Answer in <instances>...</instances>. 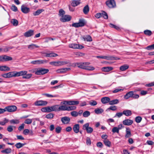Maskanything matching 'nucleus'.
Listing matches in <instances>:
<instances>
[{"label":"nucleus","instance_id":"f257e3e1","mask_svg":"<svg viewBox=\"0 0 154 154\" xmlns=\"http://www.w3.org/2000/svg\"><path fill=\"white\" fill-rule=\"evenodd\" d=\"M49 71L48 69L43 68H39L37 69L36 71L35 72V74L37 75H44L48 72Z\"/></svg>","mask_w":154,"mask_h":154},{"label":"nucleus","instance_id":"f03ea898","mask_svg":"<svg viewBox=\"0 0 154 154\" xmlns=\"http://www.w3.org/2000/svg\"><path fill=\"white\" fill-rule=\"evenodd\" d=\"M69 63L67 61H52L49 63L51 65L55 66H61L66 64Z\"/></svg>","mask_w":154,"mask_h":154},{"label":"nucleus","instance_id":"7ed1b4c3","mask_svg":"<svg viewBox=\"0 0 154 154\" xmlns=\"http://www.w3.org/2000/svg\"><path fill=\"white\" fill-rule=\"evenodd\" d=\"M97 58L106 59L108 60H118L119 58L117 57H115L113 56H97Z\"/></svg>","mask_w":154,"mask_h":154},{"label":"nucleus","instance_id":"20e7f679","mask_svg":"<svg viewBox=\"0 0 154 154\" xmlns=\"http://www.w3.org/2000/svg\"><path fill=\"white\" fill-rule=\"evenodd\" d=\"M83 129L86 130L87 133L88 134L91 133L93 131V129L92 128L89 127L88 123H86L83 125Z\"/></svg>","mask_w":154,"mask_h":154},{"label":"nucleus","instance_id":"39448f33","mask_svg":"<svg viewBox=\"0 0 154 154\" xmlns=\"http://www.w3.org/2000/svg\"><path fill=\"white\" fill-rule=\"evenodd\" d=\"M69 48L74 49H82L84 47L81 45L75 43H71L69 45Z\"/></svg>","mask_w":154,"mask_h":154},{"label":"nucleus","instance_id":"423d86ee","mask_svg":"<svg viewBox=\"0 0 154 154\" xmlns=\"http://www.w3.org/2000/svg\"><path fill=\"white\" fill-rule=\"evenodd\" d=\"M5 112L8 111L11 112L16 111L17 109V107L15 106L12 105L7 106L5 107Z\"/></svg>","mask_w":154,"mask_h":154},{"label":"nucleus","instance_id":"0eeeda50","mask_svg":"<svg viewBox=\"0 0 154 154\" xmlns=\"http://www.w3.org/2000/svg\"><path fill=\"white\" fill-rule=\"evenodd\" d=\"M71 17L69 15H64L60 18V20L62 22L69 21L71 20Z\"/></svg>","mask_w":154,"mask_h":154},{"label":"nucleus","instance_id":"6e6552de","mask_svg":"<svg viewBox=\"0 0 154 154\" xmlns=\"http://www.w3.org/2000/svg\"><path fill=\"white\" fill-rule=\"evenodd\" d=\"M48 103L47 101L40 100L37 101L35 103V105L36 106H44L46 105Z\"/></svg>","mask_w":154,"mask_h":154},{"label":"nucleus","instance_id":"1a4fd4ad","mask_svg":"<svg viewBox=\"0 0 154 154\" xmlns=\"http://www.w3.org/2000/svg\"><path fill=\"white\" fill-rule=\"evenodd\" d=\"M106 4L109 8H112L116 6V3L114 0H111L106 2Z\"/></svg>","mask_w":154,"mask_h":154},{"label":"nucleus","instance_id":"9d476101","mask_svg":"<svg viewBox=\"0 0 154 154\" xmlns=\"http://www.w3.org/2000/svg\"><path fill=\"white\" fill-rule=\"evenodd\" d=\"M47 62V61L46 60H37L32 61L31 62V63L33 64H40Z\"/></svg>","mask_w":154,"mask_h":154},{"label":"nucleus","instance_id":"9b49d317","mask_svg":"<svg viewBox=\"0 0 154 154\" xmlns=\"http://www.w3.org/2000/svg\"><path fill=\"white\" fill-rule=\"evenodd\" d=\"M21 9L22 12L24 14H27L30 11L29 8L26 7L24 5L21 6Z\"/></svg>","mask_w":154,"mask_h":154},{"label":"nucleus","instance_id":"f8f14e48","mask_svg":"<svg viewBox=\"0 0 154 154\" xmlns=\"http://www.w3.org/2000/svg\"><path fill=\"white\" fill-rule=\"evenodd\" d=\"M61 121L63 124H68L70 120V118L67 116H65L61 118Z\"/></svg>","mask_w":154,"mask_h":154},{"label":"nucleus","instance_id":"ddd939ff","mask_svg":"<svg viewBox=\"0 0 154 154\" xmlns=\"http://www.w3.org/2000/svg\"><path fill=\"white\" fill-rule=\"evenodd\" d=\"M14 71L11 72L2 74V75L3 77L5 78H11L14 77Z\"/></svg>","mask_w":154,"mask_h":154},{"label":"nucleus","instance_id":"4468645a","mask_svg":"<svg viewBox=\"0 0 154 154\" xmlns=\"http://www.w3.org/2000/svg\"><path fill=\"white\" fill-rule=\"evenodd\" d=\"M34 31L33 30H29L24 33V35L26 37H30L34 35Z\"/></svg>","mask_w":154,"mask_h":154},{"label":"nucleus","instance_id":"2eb2a0df","mask_svg":"<svg viewBox=\"0 0 154 154\" xmlns=\"http://www.w3.org/2000/svg\"><path fill=\"white\" fill-rule=\"evenodd\" d=\"M70 69H71L69 68H63L57 69L56 72L58 73H65L66 71Z\"/></svg>","mask_w":154,"mask_h":154},{"label":"nucleus","instance_id":"dca6fc26","mask_svg":"<svg viewBox=\"0 0 154 154\" xmlns=\"http://www.w3.org/2000/svg\"><path fill=\"white\" fill-rule=\"evenodd\" d=\"M133 123V121L131 119H127L124 120L123 121V123L126 125H130Z\"/></svg>","mask_w":154,"mask_h":154},{"label":"nucleus","instance_id":"f3484780","mask_svg":"<svg viewBox=\"0 0 154 154\" xmlns=\"http://www.w3.org/2000/svg\"><path fill=\"white\" fill-rule=\"evenodd\" d=\"M110 100V98L108 97H104L102 98L101 99V102L104 104H106L108 103H109Z\"/></svg>","mask_w":154,"mask_h":154},{"label":"nucleus","instance_id":"a211bd4d","mask_svg":"<svg viewBox=\"0 0 154 154\" xmlns=\"http://www.w3.org/2000/svg\"><path fill=\"white\" fill-rule=\"evenodd\" d=\"M133 92L132 91H130L128 92L126 95L124 96V98L128 99L130 97H132L133 96Z\"/></svg>","mask_w":154,"mask_h":154},{"label":"nucleus","instance_id":"6ab92c4d","mask_svg":"<svg viewBox=\"0 0 154 154\" xmlns=\"http://www.w3.org/2000/svg\"><path fill=\"white\" fill-rule=\"evenodd\" d=\"M81 0H72L71 5L72 6L75 7L79 5L80 3Z\"/></svg>","mask_w":154,"mask_h":154},{"label":"nucleus","instance_id":"aec40b11","mask_svg":"<svg viewBox=\"0 0 154 154\" xmlns=\"http://www.w3.org/2000/svg\"><path fill=\"white\" fill-rule=\"evenodd\" d=\"M73 129L74 132L76 133H78L79 132V124H76L74 125Z\"/></svg>","mask_w":154,"mask_h":154},{"label":"nucleus","instance_id":"412c9836","mask_svg":"<svg viewBox=\"0 0 154 154\" xmlns=\"http://www.w3.org/2000/svg\"><path fill=\"white\" fill-rule=\"evenodd\" d=\"M79 23L80 27H83L85 25L86 22L84 19H80L79 20Z\"/></svg>","mask_w":154,"mask_h":154},{"label":"nucleus","instance_id":"4be33fe9","mask_svg":"<svg viewBox=\"0 0 154 154\" xmlns=\"http://www.w3.org/2000/svg\"><path fill=\"white\" fill-rule=\"evenodd\" d=\"M123 114L127 116H131L132 115V112L131 110L127 109L123 111Z\"/></svg>","mask_w":154,"mask_h":154},{"label":"nucleus","instance_id":"5701e85b","mask_svg":"<svg viewBox=\"0 0 154 154\" xmlns=\"http://www.w3.org/2000/svg\"><path fill=\"white\" fill-rule=\"evenodd\" d=\"M126 134L125 135V137L126 138H129L131 136V133L130 128H126Z\"/></svg>","mask_w":154,"mask_h":154},{"label":"nucleus","instance_id":"b1692460","mask_svg":"<svg viewBox=\"0 0 154 154\" xmlns=\"http://www.w3.org/2000/svg\"><path fill=\"white\" fill-rule=\"evenodd\" d=\"M83 12L85 14H88L89 11V8L88 5H86L85 6L83 9Z\"/></svg>","mask_w":154,"mask_h":154},{"label":"nucleus","instance_id":"393cba45","mask_svg":"<svg viewBox=\"0 0 154 154\" xmlns=\"http://www.w3.org/2000/svg\"><path fill=\"white\" fill-rule=\"evenodd\" d=\"M129 67V65L127 64H124L120 67L119 69L121 71H124L128 69Z\"/></svg>","mask_w":154,"mask_h":154},{"label":"nucleus","instance_id":"a878e982","mask_svg":"<svg viewBox=\"0 0 154 154\" xmlns=\"http://www.w3.org/2000/svg\"><path fill=\"white\" fill-rule=\"evenodd\" d=\"M45 56L46 57H54L58 56V55L57 54L54 53H45Z\"/></svg>","mask_w":154,"mask_h":154},{"label":"nucleus","instance_id":"bb28decb","mask_svg":"<svg viewBox=\"0 0 154 154\" xmlns=\"http://www.w3.org/2000/svg\"><path fill=\"white\" fill-rule=\"evenodd\" d=\"M104 111V110L101 108H99L96 109L94 110L95 112L97 114H101Z\"/></svg>","mask_w":154,"mask_h":154},{"label":"nucleus","instance_id":"cd10ccee","mask_svg":"<svg viewBox=\"0 0 154 154\" xmlns=\"http://www.w3.org/2000/svg\"><path fill=\"white\" fill-rule=\"evenodd\" d=\"M68 105H77L79 104V102L78 101H70L67 102Z\"/></svg>","mask_w":154,"mask_h":154},{"label":"nucleus","instance_id":"c85d7f7f","mask_svg":"<svg viewBox=\"0 0 154 154\" xmlns=\"http://www.w3.org/2000/svg\"><path fill=\"white\" fill-rule=\"evenodd\" d=\"M119 103V100L116 99L112 100H110L109 104L110 105H113L118 103Z\"/></svg>","mask_w":154,"mask_h":154},{"label":"nucleus","instance_id":"c756f323","mask_svg":"<svg viewBox=\"0 0 154 154\" xmlns=\"http://www.w3.org/2000/svg\"><path fill=\"white\" fill-rule=\"evenodd\" d=\"M44 10L43 9H38L35 12L33 13V14L34 16H38L41 14L42 12L44 11Z\"/></svg>","mask_w":154,"mask_h":154},{"label":"nucleus","instance_id":"7c9ffc66","mask_svg":"<svg viewBox=\"0 0 154 154\" xmlns=\"http://www.w3.org/2000/svg\"><path fill=\"white\" fill-rule=\"evenodd\" d=\"M10 68L6 66H0V70L1 71H9Z\"/></svg>","mask_w":154,"mask_h":154},{"label":"nucleus","instance_id":"2f4dec72","mask_svg":"<svg viewBox=\"0 0 154 154\" xmlns=\"http://www.w3.org/2000/svg\"><path fill=\"white\" fill-rule=\"evenodd\" d=\"M59 111H67V106H66L61 105L59 106Z\"/></svg>","mask_w":154,"mask_h":154},{"label":"nucleus","instance_id":"473e14b6","mask_svg":"<svg viewBox=\"0 0 154 154\" xmlns=\"http://www.w3.org/2000/svg\"><path fill=\"white\" fill-rule=\"evenodd\" d=\"M39 46L34 44H32L28 46V48L31 50H32L35 48H39Z\"/></svg>","mask_w":154,"mask_h":154},{"label":"nucleus","instance_id":"72a5a7b5","mask_svg":"<svg viewBox=\"0 0 154 154\" xmlns=\"http://www.w3.org/2000/svg\"><path fill=\"white\" fill-rule=\"evenodd\" d=\"M12 150L10 148H8L2 150L1 151L2 153H5L6 154H9L11 152Z\"/></svg>","mask_w":154,"mask_h":154},{"label":"nucleus","instance_id":"f704fd0d","mask_svg":"<svg viewBox=\"0 0 154 154\" xmlns=\"http://www.w3.org/2000/svg\"><path fill=\"white\" fill-rule=\"evenodd\" d=\"M103 71L104 72H109L113 69V68L112 67H105L102 69Z\"/></svg>","mask_w":154,"mask_h":154},{"label":"nucleus","instance_id":"c9c22d12","mask_svg":"<svg viewBox=\"0 0 154 154\" xmlns=\"http://www.w3.org/2000/svg\"><path fill=\"white\" fill-rule=\"evenodd\" d=\"M84 40L85 41L87 42H91L92 40L91 37L89 35H87L83 38Z\"/></svg>","mask_w":154,"mask_h":154},{"label":"nucleus","instance_id":"e433bc0d","mask_svg":"<svg viewBox=\"0 0 154 154\" xmlns=\"http://www.w3.org/2000/svg\"><path fill=\"white\" fill-rule=\"evenodd\" d=\"M65 14V11L62 9H60L59 10L58 15L59 16L61 17L64 16Z\"/></svg>","mask_w":154,"mask_h":154},{"label":"nucleus","instance_id":"4c0bfd02","mask_svg":"<svg viewBox=\"0 0 154 154\" xmlns=\"http://www.w3.org/2000/svg\"><path fill=\"white\" fill-rule=\"evenodd\" d=\"M118 88L115 89L114 90L112 91V92L113 93H116L119 92L123 91L124 90V89L119 88H121V87H119Z\"/></svg>","mask_w":154,"mask_h":154},{"label":"nucleus","instance_id":"58836bf2","mask_svg":"<svg viewBox=\"0 0 154 154\" xmlns=\"http://www.w3.org/2000/svg\"><path fill=\"white\" fill-rule=\"evenodd\" d=\"M12 60V58L11 57L6 55H4V61L11 60Z\"/></svg>","mask_w":154,"mask_h":154},{"label":"nucleus","instance_id":"ea45409f","mask_svg":"<svg viewBox=\"0 0 154 154\" xmlns=\"http://www.w3.org/2000/svg\"><path fill=\"white\" fill-rule=\"evenodd\" d=\"M85 69L89 71H93L95 69V68L94 67L92 66H86L85 68Z\"/></svg>","mask_w":154,"mask_h":154},{"label":"nucleus","instance_id":"a19ab883","mask_svg":"<svg viewBox=\"0 0 154 154\" xmlns=\"http://www.w3.org/2000/svg\"><path fill=\"white\" fill-rule=\"evenodd\" d=\"M103 142L106 146L109 147H110V146L111 143L109 141V140H108L106 139V140H104L103 141Z\"/></svg>","mask_w":154,"mask_h":154},{"label":"nucleus","instance_id":"79ce46f5","mask_svg":"<svg viewBox=\"0 0 154 154\" xmlns=\"http://www.w3.org/2000/svg\"><path fill=\"white\" fill-rule=\"evenodd\" d=\"M90 115V112L89 111H86L83 113V116L84 117H88Z\"/></svg>","mask_w":154,"mask_h":154},{"label":"nucleus","instance_id":"37998d69","mask_svg":"<svg viewBox=\"0 0 154 154\" xmlns=\"http://www.w3.org/2000/svg\"><path fill=\"white\" fill-rule=\"evenodd\" d=\"M76 106H67V111H70L76 109Z\"/></svg>","mask_w":154,"mask_h":154},{"label":"nucleus","instance_id":"c03bdc74","mask_svg":"<svg viewBox=\"0 0 154 154\" xmlns=\"http://www.w3.org/2000/svg\"><path fill=\"white\" fill-rule=\"evenodd\" d=\"M53 111H59V105H56L52 106Z\"/></svg>","mask_w":154,"mask_h":154},{"label":"nucleus","instance_id":"a18cd8bd","mask_svg":"<svg viewBox=\"0 0 154 154\" xmlns=\"http://www.w3.org/2000/svg\"><path fill=\"white\" fill-rule=\"evenodd\" d=\"M32 75L31 74H28L27 73L23 76H22L23 79H30L32 76Z\"/></svg>","mask_w":154,"mask_h":154},{"label":"nucleus","instance_id":"49530a36","mask_svg":"<svg viewBox=\"0 0 154 154\" xmlns=\"http://www.w3.org/2000/svg\"><path fill=\"white\" fill-rule=\"evenodd\" d=\"M10 122L11 124H18L20 122V121L18 119H12L10 120Z\"/></svg>","mask_w":154,"mask_h":154},{"label":"nucleus","instance_id":"de8ad7c7","mask_svg":"<svg viewBox=\"0 0 154 154\" xmlns=\"http://www.w3.org/2000/svg\"><path fill=\"white\" fill-rule=\"evenodd\" d=\"M8 122V119H6V118H5L3 121L0 122V125H4L5 124Z\"/></svg>","mask_w":154,"mask_h":154},{"label":"nucleus","instance_id":"09e8293b","mask_svg":"<svg viewBox=\"0 0 154 154\" xmlns=\"http://www.w3.org/2000/svg\"><path fill=\"white\" fill-rule=\"evenodd\" d=\"M25 144H23L20 143H17L15 145V146L17 147V149H19L23 146L24 145H25Z\"/></svg>","mask_w":154,"mask_h":154},{"label":"nucleus","instance_id":"8fccbe9b","mask_svg":"<svg viewBox=\"0 0 154 154\" xmlns=\"http://www.w3.org/2000/svg\"><path fill=\"white\" fill-rule=\"evenodd\" d=\"M112 131L113 133H116L117 134H119V130L117 128V127H116L113 128Z\"/></svg>","mask_w":154,"mask_h":154},{"label":"nucleus","instance_id":"3c124183","mask_svg":"<svg viewBox=\"0 0 154 154\" xmlns=\"http://www.w3.org/2000/svg\"><path fill=\"white\" fill-rule=\"evenodd\" d=\"M14 77H18L22 76L21 71L16 72L14 71Z\"/></svg>","mask_w":154,"mask_h":154},{"label":"nucleus","instance_id":"603ef678","mask_svg":"<svg viewBox=\"0 0 154 154\" xmlns=\"http://www.w3.org/2000/svg\"><path fill=\"white\" fill-rule=\"evenodd\" d=\"M11 23L14 25V26H17L18 23V21L16 19H12L11 21Z\"/></svg>","mask_w":154,"mask_h":154},{"label":"nucleus","instance_id":"864d4df0","mask_svg":"<svg viewBox=\"0 0 154 154\" xmlns=\"http://www.w3.org/2000/svg\"><path fill=\"white\" fill-rule=\"evenodd\" d=\"M144 33L146 35L148 36L151 35L152 34V32L149 30H146L144 31Z\"/></svg>","mask_w":154,"mask_h":154},{"label":"nucleus","instance_id":"5fc2aeb1","mask_svg":"<svg viewBox=\"0 0 154 154\" xmlns=\"http://www.w3.org/2000/svg\"><path fill=\"white\" fill-rule=\"evenodd\" d=\"M142 118L140 116H138L135 118V120L136 122L137 123H140L141 121Z\"/></svg>","mask_w":154,"mask_h":154},{"label":"nucleus","instance_id":"6e6d98bb","mask_svg":"<svg viewBox=\"0 0 154 154\" xmlns=\"http://www.w3.org/2000/svg\"><path fill=\"white\" fill-rule=\"evenodd\" d=\"M71 115L73 117H76L78 116V113L76 111H73L70 113Z\"/></svg>","mask_w":154,"mask_h":154},{"label":"nucleus","instance_id":"4d7b16f0","mask_svg":"<svg viewBox=\"0 0 154 154\" xmlns=\"http://www.w3.org/2000/svg\"><path fill=\"white\" fill-rule=\"evenodd\" d=\"M86 66L85 65V63H79L78 67L80 68L85 69Z\"/></svg>","mask_w":154,"mask_h":154},{"label":"nucleus","instance_id":"13d9d810","mask_svg":"<svg viewBox=\"0 0 154 154\" xmlns=\"http://www.w3.org/2000/svg\"><path fill=\"white\" fill-rule=\"evenodd\" d=\"M105 19H107L108 18V16L107 14L105 11H103L102 13V16Z\"/></svg>","mask_w":154,"mask_h":154},{"label":"nucleus","instance_id":"bf43d9fd","mask_svg":"<svg viewBox=\"0 0 154 154\" xmlns=\"http://www.w3.org/2000/svg\"><path fill=\"white\" fill-rule=\"evenodd\" d=\"M32 119H27L24 121V123L27 124H30L32 123Z\"/></svg>","mask_w":154,"mask_h":154},{"label":"nucleus","instance_id":"052dcab7","mask_svg":"<svg viewBox=\"0 0 154 154\" xmlns=\"http://www.w3.org/2000/svg\"><path fill=\"white\" fill-rule=\"evenodd\" d=\"M117 109V107L116 106H111L109 108H108V110H110L112 111H115Z\"/></svg>","mask_w":154,"mask_h":154},{"label":"nucleus","instance_id":"680f3d73","mask_svg":"<svg viewBox=\"0 0 154 154\" xmlns=\"http://www.w3.org/2000/svg\"><path fill=\"white\" fill-rule=\"evenodd\" d=\"M62 128L58 126L55 128V132L57 133H60L61 131Z\"/></svg>","mask_w":154,"mask_h":154},{"label":"nucleus","instance_id":"e2e57ef3","mask_svg":"<svg viewBox=\"0 0 154 154\" xmlns=\"http://www.w3.org/2000/svg\"><path fill=\"white\" fill-rule=\"evenodd\" d=\"M97 104V102L94 100H92L89 102V104L92 106H94Z\"/></svg>","mask_w":154,"mask_h":154},{"label":"nucleus","instance_id":"0e129e2a","mask_svg":"<svg viewBox=\"0 0 154 154\" xmlns=\"http://www.w3.org/2000/svg\"><path fill=\"white\" fill-rule=\"evenodd\" d=\"M2 52H6L8 51V46H5L2 48Z\"/></svg>","mask_w":154,"mask_h":154},{"label":"nucleus","instance_id":"69168bd1","mask_svg":"<svg viewBox=\"0 0 154 154\" xmlns=\"http://www.w3.org/2000/svg\"><path fill=\"white\" fill-rule=\"evenodd\" d=\"M13 127L15 128V127L11 125H9L8 126L7 128V131L9 132H12L13 131Z\"/></svg>","mask_w":154,"mask_h":154},{"label":"nucleus","instance_id":"338daca9","mask_svg":"<svg viewBox=\"0 0 154 154\" xmlns=\"http://www.w3.org/2000/svg\"><path fill=\"white\" fill-rule=\"evenodd\" d=\"M11 9L12 11L14 12H16L18 10L17 8L14 5H12Z\"/></svg>","mask_w":154,"mask_h":154},{"label":"nucleus","instance_id":"774afa93","mask_svg":"<svg viewBox=\"0 0 154 154\" xmlns=\"http://www.w3.org/2000/svg\"><path fill=\"white\" fill-rule=\"evenodd\" d=\"M146 49L148 50L154 49V44L147 46Z\"/></svg>","mask_w":154,"mask_h":154}]
</instances>
